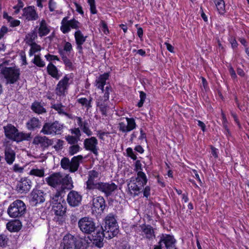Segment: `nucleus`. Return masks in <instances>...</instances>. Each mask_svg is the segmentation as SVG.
I'll return each instance as SVG.
<instances>
[{
  "instance_id": "7",
  "label": "nucleus",
  "mask_w": 249,
  "mask_h": 249,
  "mask_svg": "<svg viewBox=\"0 0 249 249\" xmlns=\"http://www.w3.org/2000/svg\"><path fill=\"white\" fill-rule=\"evenodd\" d=\"M64 127L63 124L57 121L53 123H45L41 130V132L45 135L54 136L60 134Z\"/></svg>"
},
{
  "instance_id": "61",
  "label": "nucleus",
  "mask_w": 249,
  "mask_h": 249,
  "mask_svg": "<svg viewBox=\"0 0 249 249\" xmlns=\"http://www.w3.org/2000/svg\"><path fill=\"white\" fill-rule=\"evenodd\" d=\"M8 28L6 26H2L0 30V39L8 32Z\"/></svg>"
},
{
  "instance_id": "59",
  "label": "nucleus",
  "mask_w": 249,
  "mask_h": 249,
  "mask_svg": "<svg viewBox=\"0 0 249 249\" xmlns=\"http://www.w3.org/2000/svg\"><path fill=\"white\" fill-rule=\"evenodd\" d=\"M23 3L21 0H18V4L15 6H14V9L18 8V9L16 10L15 11L16 14H18L19 13L20 10L21 8H22L23 7Z\"/></svg>"
},
{
  "instance_id": "26",
  "label": "nucleus",
  "mask_w": 249,
  "mask_h": 249,
  "mask_svg": "<svg viewBox=\"0 0 249 249\" xmlns=\"http://www.w3.org/2000/svg\"><path fill=\"white\" fill-rule=\"evenodd\" d=\"M33 143L40 144L42 146L48 147L53 144V141L46 136H36L34 138Z\"/></svg>"
},
{
  "instance_id": "14",
  "label": "nucleus",
  "mask_w": 249,
  "mask_h": 249,
  "mask_svg": "<svg viewBox=\"0 0 249 249\" xmlns=\"http://www.w3.org/2000/svg\"><path fill=\"white\" fill-rule=\"evenodd\" d=\"M98 140L94 137L86 139L84 141L85 148L97 156L98 154Z\"/></svg>"
},
{
  "instance_id": "15",
  "label": "nucleus",
  "mask_w": 249,
  "mask_h": 249,
  "mask_svg": "<svg viewBox=\"0 0 249 249\" xmlns=\"http://www.w3.org/2000/svg\"><path fill=\"white\" fill-rule=\"evenodd\" d=\"M82 199V196L80 193L72 190L68 193L67 200L70 206L77 207L81 204Z\"/></svg>"
},
{
  "instance_id": "16",
  "label": "nucleus",
  "mask_w": 249,
  "mask_h": 249,
  "mask_svg": "<svg viewBox=\"0 0 249 249\" xmlns=\"http://www.w3.org/2000/svg\"><path fill=\"white\" fill-rule=\"evenodd\" d=\"M75 243L74 237L71 234H67L64 236L59 249H74Z\"/></svg>"
},
{
  "instance_id": "35",
  "label": "nucleus",
  "mask_w": 249,
  "mask_h": 249,
  "mask_svg": "<svg viewBox=\"0 0 249 249\" xmlns=\"http://www.w3.org/2000/svg\"><path fill=\"white\" fill-rule=\"evenodd\" d=\"M40 125V121L37 118L35 117L31 118L26 123L27 128L30 130H33L36 128H38Z\"/></svg>"
},
{
  "instance_id": "24",
  "label": "nucleus",
  "mask_w": 249,
  "mask_h": 249,
  "mask_svg": "<svg viewBox=\"0 0 249 249\" xmlns=\"http://www.w3.org/2000/svg\"><path fill=\"white\" fill-rule=\"evenodd\" d=\"M31 196L32 201L35 204L42 203L45 200L44 194L41 190H34L31 194Z\"/></svg>"
},
{
  "instance_id": "56",
  "label": "nucleus",
  "mask_w": 249,
  "mask_h": 249,
  "mask_svg": "<svg viewBox=\"0 0 249 249\" xmlns=\"http://www.w3.org/2000/svg\"><path fill=\"white\" fill-rule=\"evenodd\" d=\"M72 50L71 44L69 42H65L64 45V50L67 52L70 53Z\"/></svg>"
},
{
  "instance_id": "36",
  "label": "nucleus",
  "mask_w": 249,
  "mask_h": 249,
  "mask_svg": "<svg viewBox=\"0 0 249 249\" xmlns=\"http://www.w3.org/2000/svg\"><path fill=\"white\" fill-rule=\"evenodd\" d=\"M3 17L6 19L9 24V26L11 27H16L18 26L20 24V21L19 20L14 19L11 16L8 15L6 12H4Z\"/></svg>"
},
{
  "instance_id": "18",
  "label": "nucleus",
  "mask_w": 249,
  "mask_h": 249,
  "mask_svg": "<svg viewBox=\"0 0 249 249\" xmlns=\"http://www.w3.org/2000/svg\"><path fill=\"white\" fill-rule=\"evenodd\" d=\"M31 181L27 178H22L18 182L17 190L18 193H23L28 192L31 188Z\"/></svg>"
},
{
  "instance_id": "47",
  "label": "nucleus",
  "mask_w": 249,
  "mask_h": 249,
  "mask_svg": "<svg viewBox=\"0 0 249 249\" xmlns=\"http://www.w3.org/2000/svg\"><path fill=\"white\" fill-rule=\"evenodd\" d=\"M81 149V147L78 144H73L69 148V153L71 156H72L77 153Z\"/></svg>"
},
{
  "instance_id": "41",
  "label": "nucleus",
  "mask_w": 249,
  "mask_h": 249,
  "mask_svg": "<svg viewBox=\"0 0 249 249\" xmlns=\"http://www.w3.org/2000/svg\"><path fill=\"white\" fill-rule=\"evenodd\" d=\"M32 109L37 114H42L46 112V109L38 102H35L33 104Z\"/></svg>"
},
{
  "instance_id": "31",
  "label": "nucleus",
  "mask_w": 249,
  "mask_h": 249,
  "mask_svg": "<svg viewBox=\"0 0 249 249\" xmlns=\"http://www.w3.org/2000/svg\"><path fill=\"white\" fill-rule=\"evenodd\" d=\"M66 202H61L56 204H52L53 210L56 215H63L66 210Z\"/></svg>"
},
{
  "instance_id": "3",
  "label": "nucleus",
  "mask_w": 249,
  "mask_h": 249,
  "mask_svg": "<svg viewBox=\"0 0 249 249\" xmlns=\"http://www.w3.org/2000/svg\"><path fill=\"white\" fill-rule=\"evenodd\" d=\"M83 159V157L82 155L74 156L71 160L69 158L64 157L61 159L60 165L63 169L68 170L71 173H74L77 171Z\"/></svg>"
},
{
  "instance_id": "25",
  "label": "nucleus",
  "mask_w": 249,
  "mask_h": 249,
  "mask_svg": "<svg viewBox=\"0 0 249 249\" xmlns=\"http://www.w3.org/2000/svg\"><path fill=\"white\" fill-rule=\"evenodd\" d=\"M75 248L77 249H87L91 243L92 240L89 237L79 238L75 240Z\"/></svg>"
},
{
  "instance_id": "12",
  "label": "nucleus",
  "mask_w": 249,
  "mask_h": 249,
  "mask_svg": "<svg viewBox=\"0 0 249 249\" xmlns=\"http://www.w3.org/2000/svg\"><path fill=\"white\" fill-rule=\"evenodd\" d=\"M22 18L27 21H35L38 19L39 16L35 6H29L22 10Z\"/></svg>"
},
{
  "instance_id": "38",
  "label": "nucleus",
  "mask_w": 249,
  "mask_h": 249,
  "mask_svg": "<svg viewBox=\"0 0 249 249\" xmlns=\"http://www.w3.org/2000/svg\"><path fill=\"white\" fill-rule=\"evenodd\" d=\"M215 7L218 13L224 15L225 13V3L224 0H213Z\"/></svg>"
},
{
  "instance_id": "49",
  "label": "nucleus",
  "mask_w": 249,
  "mask_h": 249,
  "mask_svg": "<svg viewBox=\"0 0 249 249\" xmlns=\"http://www.w3.org/2000/svg\"><path fill=\"white\" fill-rule=\"evenodd\" d=\"M111 91V89L110 86H107L106 87L105 89H104V91L103 92H104V95L103 96V99H102L103 101H107L109 99V94L110 92Z\"/></svg>"
},
{
  "instance_id": "54",
  "label": "nucleus",
  "mask_w": 249,
  "mask_h": 249,
  "mask_svg": "<svg viewBox=\"0 0 249 249\" xmlns=\"http://www.w3.org/2000/svg\"><path fill=\"white\" fill-rule=\"evenodd\" d=\"M45 58L48 61H52L53 60L59 61V59L56 55H54L50 54H47L45 56Z\"/></svg>"
},
{
  "instance_id": "64",
  "label": "nucleus",
  "mask_w": 249,
  "mask_h": 249,
  "mask_svg": "<svg viewBox=\"0 0 249 249\" xmlns=\"http://www.w3.org/2000/svg\"><path fill=\"white\" fill-rule=\"evenodd\" d=\"M143 196L148 198L150 195V187L148 186H146L143 190Z\"/></svg>"
},
{
  "instance_id": "39",
  "label": "nucleus",
  "mask_w": 249,
  "mask_h": 249,
  "mask_svg": "<svg viewBox=\"0 0 249 249\" xmlns=\"http://www.w3.org/2000/svg\"><path fill=\"white\" fill-rule=\"evenodd\" d=\"M64 106L61 103L55 104L52 105V108L57 111L60 115H64L71 118V115L66 112L64 109Z\"/></svg>"
},
{
  "instance_id": "45",
  "label": "nucleus",
  "mask_w": 249,
  "mask_h": 249,
  "mask_svg": "<svg viewBox=\"0 0 249 249\" xmlns=\"http://www.w3.org/2000/svg\"><path fill=\"white\" fill-rule=\"evenodd\" d=\"M91 99L89 100L86 98H81L77 100L78 103L81 104L82 106L86 107L88 109L91 107Z\"/></svg>"
},
{
  "instance_id": "32",
  "label": "nucleus",
  "mask_w": 249,
  "mask_h": 249,
  "mask_svg": "<svg viewBox=\"0 0 249 249\" xmlns=\"http://www.w3.org/2000/svg\"><path fill=\"white\" fill-rule=\"evenodd\" d=\"M50 32V27L44 19L41 20L38 29V35L40 37L47 36Z\"/></svg>"
},
{
  "instance_id": "17",
  "label": "nucleus",
  "mask_w": 249,
  "mask_h": 249,
  "mask_svg": "<svg viewBox=\"0 0 249 249\" xmlns=\"http://www.w3.org/2000/svg\"><path fill=\"white\" fill-rule=\"evenodd\" d=\"M131 178L127 182V193L130 196L135 197L141 192L142 187Z\"/></svg>"
},
{
  "instance_id": "33",
  "label": "nucleus",
  "mask_w": 249,
  "mask_h": 249,
  "mask_svg": "<svg viewBox=\"0 0 249 249\" xmlns=\"http://www.w3.org/2000/svg\"><path fill=\"white\" fill-rule=\"evenodd\" d=\"M21 227V222L18 220L11 221L6 224L7 230L11 232L18 231L20 230Z\"/></svg>"
},
{
  "instance_id": "52",
  "label": "nucleus",
  "mask_w": 249,
  "mask_h": 249,
  "mask_svg": "<svg viewBox=\"0 0 249 249\" xmlns=\"http://www.w3.org/2000/svg\"><path fill=\"white\" fill-rule=\"evenodd\" d=\"M140 100L138 103V106L139 107H142L143 106V103L146 98V94L143 91L140 92Z\"/></svg>"
},
{
  "instance_id": "55",
  "label": "nucleus",
  "mask_w": 249,
  "mask_h": 249,
  "mask_svg": "<svg viewBox=\"0 0 249 249\" xmlns=\"http://www.w3.org/2000/svg\"><path fill=\"white\" fill-rule=\"evenodd\" d=\"M126 152L128 156L130 157L132 159L135 160L137 159V156L134 153L133 150L131 148H128L126 149Z\"/></svg>"
},
{
  "instance_id": "10",
  "label": "nucleus",
  "mask_w": 249,
  "mask_h": 249,
  "mask_svg": "<svg viewBox=\"0 0 249 249\" xmlns=\"http://www.w3.org/2000/svg\"><path fill=\"white\" fill-rule=\"evenodd\" d=\"M70 77L66 75L58 82L55 90V93L57 96L63 97L67 94L70 85Z\"/></svg>"
},
{
  "instance_id": "23",
  "label": "nucleus",
  "mask_w": 249,
  "mask_h": 249,
  "mask_svg": "<svg viewBox=\"0 0 249 249\" xmlns=\"http://www.w3.org/2000/svg\"><path fill=\"white\" fill-rule=\"evenodd\" d=\"M98 173L94 170L89 172L88 179L86 182V188L89 190H94L97 183L94 182V179L98 178Z\"/></svg>"
},
{
  "instance_id": "42",
  "label": "nucleus",
  "mask_w": 249,
  "mask_h": 249,
  "mask_svg": "<svg viewBox=\"0 0 249 249\" xmlns=\"http://www.w3.org/2000/svg\"><path fill=\"white\" fill-rule=\"evenodd\" d=\"M96 104L102 114L106 115L108 107L105 103V101H103L102 99H98L96 102Z\"/></svg>"
},
{
  "instance_id": "21",
  "label": "nucleus",
  "mask_w": 249,
  "mask_h": 249,
  "mask_svg": "<svg viewBox=\"0 0 249 249\" xmlns=\"http://www.w3.org/2000/svg\"><path fill=\"white\" fill-rule=\"evenodd\" d=\"M74 36L77 45V49L79 52L81 53L83 50L82 45L86 41L87 36H84L80 30L75 32Z\"/></svg>"
},
{
  "instance_id": "63",
  "label": "nucleus",
  "mask_w": 249,
  "mask_h": 249,
  "mask_svg": "<svg viewBox=\"0 0 249 249\" xmlns=\"http://www.w3.org/2000/svg\"><path fill=\"white\" fill-rule=\"evenodd\" d=\"M63 141L61 140H58L56 144L54 145V148L56 150H58L62 148Z\"/></svg>"
},
{
  "instance_id": "29",
  "label": "nucleus",
  "mask_w": 249,
  "mask_h": 249,
  "mask_svg": "<svg viewBox=\"0 0 249 249\" xmlns=\"http://www.w3.org/2000/svg\"><path fill=\"white\" fill-rule=\"evenodd\" d=\"M131 178L133 179L139 185V186H141L142 188L146 185L147 182L146 176L145 174L142 171H140L137 173L136 177H132Z\"/></svg>"
},
{
  "instance_id": "48",
  "label": "nucleus",
  "mask_w": 249,
  "mask_h": 249,
  "mask_svg": "<svg viewBox=\"0 0 249 249\" xmlns=\"http://www.w3.org/2000/svg\"><path fill=\"white\" fill-rule=\"evenodd\" d=\"M66 140L69 144H75L80 139L74 136L68 135L66 136Z\"/></svg>"
},
{
  "instance_id": "5",
  "label": "nucleus",
  "mask_w": 249,
  "mask_h": 249,
  "mask_svg": "<svg viewBox=\"0 0 249 249\" xmlns=\"http://www.w3.org/2000/svg\"><path fill=\"white\" fill-rule=\"evenodd\" d=\"M82 27V24L75 18L69 19L68 17L63 18L61 21L60 30L63 34L69 33L71 29L79 30Z\"/></svg>"
},
{
  "instance_id": "6",
  "label": "nucleus",
  "mask_w": 249,
  "mask_h": 249,
  "mask_svg": "<svg viewBox=\"0 0 249 249\" xmlns=\"http://www.w3.org/2000/svg\"><path fill=\"white\" fill-rule=\"evenodd\" d=\"M26 206L20 200H16L12 203L7 210L11 217H18L22 215L25 212Z\"/></svg>"
},
{
  "instance_id": "37",
  "label": "nucleus",
  "mask_w": 249,
  "mask_h": 249,
  "mask_svg": "<svg viewBox=\"0 0 249 249\" xmlns=\"http://www.w3.org/2000/svg\"><path fill=\"white\" fill-rule=\"evenodd\" d=\"M48 73L53 78L58 79L59 75L58 74V71L57 68L52 63H50L47 67Z\"/></svg>"
},
{
  "instance_id": "28",
  "label": "nucleus",
  "mask_w": 249,
  "mask_h": 249,
  "mask_svg": "<svg viewBox=\"0 0 249 249\" xmlns=\"http://www.w3.org/2000/svg\"><path fill=\"white\" fill-rule=\"evenodd\" d=\"M5 160L9 164H12L15 160L16 153L9 146H6L4 152Z\"/></svg>"
},
{
  "instance_id": "20",
  "label": "nucleus",
  "mask_w": 249,
  "mask_h": 249,
  "mask_svg": "<svg viewBox=\"0 0 249 249\" xmlns=\"http://www.w3.org/2000/svg\"><path fill=\"white\" fill-rule=\"evenodd\" d=\"M92 208L98 213L103 212L105 208V201L103 197L97 196L92 200Z\"/></svg>"
},
{
  "instance_id": "44",
  "label": "nucleus",
  "mask_w": 249,
  "mask_h": 249,
  "mask_svg": "<svg viewBox=\"0 0 249 249\" xmlns=\"http://www.w3.org/2000/svg\"><path fill=\"white\" fill-rule=\"evenodd\" d=\"M32 62L39 67H43L45 65V62L40 58L39 55H35Z\"/></svg>"
},
{
  "instance_id": "43",
  "label": "nucleus",
  "mask_w": 249,
  "mask_h": 249,
  "mask_svg": "<svg viewBox=\"0 0 249 249\" xmlns=\"http://www.w3.org/2000/svg\"><path fill=\"white\" fill-rule=\"evenodd\" d=\"M30 49L29 52L30 56H33L35 53L39 52L41 50V47L36 43L33 42L30 44Z\"/></svg>"
},
{
  "instance_id": "53",
  "label": "nucleus",
  "mask_w": 249,
  "mask_h": 249,
  "mask_svg": "<svg viewBox=\"0 0 249 249\" xmlns=\"http://www.w3.org/2000/svg\"><path fill=\"white\" fill-rule=\"evenodd\" d=\"M62 58L66 67L70 69L72 68V63L68 58H67L66 56H62Z\"/></svg>"
},
{
  "instance_id": "1",
  "label": "nucleus",
  "mask_w": 249,
  "mask_h": 249,
  "mask_svg": "<svg viewBox=\"0 0 249 249\" xmlns=\"http://www.w3.org/2000/svg\"><path fill=\"white\" fill-rule=\"evenodd\" d=\"M47 183L53 188L60 190L71 189L73 187V181L69 175L63 177L59 173H55L45 178Z\"/></svg>"
},
{
  "instance_id": "40",
  "label": "nucleus",
  "mask_w": 249,
  "mask_h": 249,
  "mask_svg": "<svg viewBox=\"0 0 249 249\" xmlns=\"http://www.w3.org/2000/svg\"><path fill=\"white\" fill-rule=\"evenodd\" d=\"M29 175L33 176H36L39 178H42L44 176L45 171L43 168L41 169L32 168L29 172Z\"/></svg>"
},
{
  "instance_id": "34",
  "label": "nucleus",
  "mask_w": 249,
  "mask_h": 249,
  "mask_svg": "<svg viewBox=\"0 0 249 249\" xmlns=\"http://www.w3.org/2000/svg\"><path fill=\"white\" fill-rule=\"evenodd\" d=\"M63 190H57L51 196V202L52 204H56L61 202H64V199L63 198L62 194Z\"/></svg>"
},
{
  "instance_id": "4",
  "label": "nucleus",
  "mask_w": 249,
  "mask_h": 249,
  "mask_svg": "<svg viewBox=\"0 0 249 249\" xmlns=\"http://www.w3.org/2000/svg\"><path fill=\"white\" fill-rule=\"evenodd\" d=\"M105 231V234L108 237L113 238L118 233V225L113 214H108L105 219V225L103 228Z\"/></svg>"
},
{
  "instance_id": "9",
  "label": "nucleus",
  "mask_w": 249,
  "mask_h": 249,
  "mask_svg": "<svg viewBox=\"0 0 249 249\" xmlns=\"http://www.w3.org/2000/svg\"><path fill=\"white\" fill-rule=\"evenodd\" d=\"M4 78L7 80V84H14L19 79V69L17 67H5L1 71Z\"/></svg>"
},
{
  "instance_id": "22",
  "label": "nucleus",
  "mask_w": 249,
  "mask_h": 249,
  "mask_svg": "<svg viewBox=\"0 0 249 249\" xmlns=\"http://www.w3.org/2000/svg\"><path fill=\"white\" fill-rule=\"evenodd\" d=\"M142 235L150 240L155 238L154 229L149 225H143L141 227Z\"/></svg>"
},
{
  "instance_id": "8",
  "label": "nucleus",
  "mask_w": 249,
  "mask_h": 249,
  "mask_svg": "<svg viewBox=\"0 0 249 249\" xmlns=\"http://www.w3.org/2000/svg\"><path fill=\"white\" fill-rule=\"evenodd\" d=\"M80 231L86 234H91L96 230L95 223L92 218L89 217L81 218L78 223Z\"/></svg>"
},
{
  "instance_id": "30",
  "label": "nucleus",
  "mask_w": 249,
  "mask_h": 249,
  "mask_svg": "<svg viewBox=\"0 0 249 249\" xmlns=\"http://www.w3.org/2000/svg\"><path fill=\"white\" fill-rule=\"evenodd\" d=\"M76 119L78 125L82 130L88 136L91 135L92 133L89 128L88 122L86 121H83L82 118L79 117H76Z\"/></svg>"
},
{
  "instance_id": "11",
  "label": "nucleus",
  "mask_w": 249,
  "mask_h": 249,
  "mask_svg": "<svg viewBox=\"0 0 249 249\" xmlns=\"http://www.w3.org/2000/svg\"><path fill=\"white\" fill-rule=\"evenodd\" d=\"M117 188V186L113 182H97L95 189L104 193L107 196L111 194Z\"/></svg>"
},
{
  "instance_id": "13",
  "label": "nucleus",
  "mask_w": 249,
  "mask_h": 249,
  "mask_svg": "<svg viewBox=\"0 0 249 249\" xmlns=\"http://www.w3.org/2000/svg\"><path fill=\"white\" fill-rule=\"evenodd\" d=\"M176 239L170 234H161L160 236L159 244H164L166 249H177L175 247Z\"/></svg>"
},
{
  "instance_id": "27",
  "label": "nucleus",
  "mask_w": 249,
  "mask_h": 249,
  "mask_svg": "<svg viewBox=\"0 0 249 249\" xmlns=\"http://www.w3.org/2000/svg\"><path fill=\"white\" fill-rule=\"evenodd\" d=\"M108 74L105 73L96 78L95 86L97 89H101L102 92L104 91V87L106 84V81L108 79Z\"/></svg>"
},
{
  "instance_id": "2",
  "label": "nucleus",
  "mask_w": 249,
  "mask_h": 249,
  "mask_svg": "<svg viewBox=\"0 0 249 249\" xmlns=\"http://www.w3.org/2000/svg\"><path fill=\"white\" fill-rule=\"evenodd\" d=\"M5 136L12 140L17 142L28 140L30 138V134L19 132L18 130L11 124H8L3 127Z\"/></svg>"
},
{
  "instance_id": "62",
  "label": "nucleus",
  "mask_w": 249,
  "mask_h": 249,
  "mask_svg": "<svg viewBox=\"0 0 249 249\" xmlns=\"http://www.w3.org/2000/svg\"><path fill=\"white\" fill-rule=\"evenodd\" d=\"M7 242L6 236L3 234L0 235V247L4 246Z\"/></svg>"
},
{
  "instance_id": "51",
  "label": "nucleus",
  "mask_w": 249,
  "mask_h": 249,
  "mask_svg": "<svg viewBox=\"0 0 249 249\" xmlns=\"http://www.w3.org/2000/svg\"><path fill=\"white\" fill-rule=\"evenodd\" d=\"M119 129L120 131L124 133L129 132L126 123L124 122H121L119 124Z\"/></svg>"
},
{
  "instance_id": "60",
  "label": "nucleus",
  "mask_w": 249,
  "mask_h": 249,
  "mask_svg": "<svg viewBox=\"0 0 249 249\" xmlns=\"http://www.w3.org/2000/svg\"><path fill=\"white\" fill-rule=\"evenodd\" d=\"M23 168L20 166L18 164H15L13 167V170L15 172L22 173L23 171Z\"/></svg>"
},
{
  "instance_id": "58",
  "label": "nucleus",
  "mask_w": 249,
  "mask_h": 249,
  "mask_svg": "<svg viewBox=\"0 0 249 249\" xmlns=\"http://www.w3.org/2000/svg\"><path fill=\"white\" fill-rule=\"evenodd\" d=\"M71 133L74 135V136L80 139L81 136V132L79 128H75L71 130Z\"/></svg>"
},
{
  "instance_id": "57",
  "label": "nucleus",
  "mask_w": 249,
  "mask_h": 249,
  "mask_svg": "<svg viewBox=\"0 0 249 249\" xmlns=\"http://www.w3.org/2000/svg\"><path fill=\"white\" fill-rule=\"evenodd\" d=\"M49 7L50 11H54L56 7V2L53 0H50L49 2Z\"/></svg>"
},
{
  "instance_id": "50",
  "label": "nucleus",
  "mask_w": 249,
  "mask_h": 249,
  "mask_svg": "<svg viewBox=\"0 0 249 249\" xmlns=\"http://www.w3.org/2000/svg\"><path fill=\"white\" fill-rule=\"evenodd\" d=\"M88 3L90 6V11L91 14H95L97 13V10L95 4V0H88Z\"/></svg>"
},
{
  "instance_id": "19",
  "label": "nucleus",
  "mask_w": 249,
  "mask_h": 249,
  "mask_svg": "<svg viewBox=\"0 0 249 249\" xmlns=\"http://www.w3.org/2000/svg\"><path fill=\"white\" fill-rule=\"evenodd\" d=\"M105 230L102 228V231H97L96 234L93 236V244L98 248L103 246V239L105 237L107 239H111L105 234Z\"/></svg>"
},
{
  "instance_id": "46",
  "label": "nucleus",
  "mask_w": 249,
  "mask_h": 249,
  "mask_svg": "<svg viewBox=\"0 0 249 249\" xmlns=\"http://www.w3.org/2000/svg\"><path fill=\"white\" fill-rule=\"evenodd\" d=\"M125 120L129 132L136 128V124L133 118H126Z\"/></svg>"
}]
</instances>
